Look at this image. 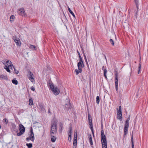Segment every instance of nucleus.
I'll return each mask as SVG.
<instances>
[{
    "instance_id": "obj_1",
    "label": "nucleus",
    "mask_w": 148,
    "mask_h": 148,
    "mask_svg": "<svg viewBox=\"0 0 148 148\" xmlns=\"http://www.w3.org/2000/svg\"><path fill=\"white\" fill-rule=\"evenodd\" d=\"M57 123L55 121L52 122L51 125L50 134H54L57 132Z\"/></svg>"
},
{
    "instance_id": "obj_2",
    "label": "nucleus",
    "mask_w": 148,
    "mask_h": 148,
    "mask_svg": "<svg viewBox=\"0 0 148 148\" xmlns=\"http://www.w3.org/2000/svg\"><path fill=\"white\" fill-rule=\"evenodd\" d=\"M48 85L53 93L55 95H57L59 93V89L57 87H55L53 83H49Z\"/></svg>"
},
{
    "instance_id": "obj_3",
    "label": "nucleus",
    "mask_w": 148,
    "mask_h": 148,
    "mask_svg": "<svg viewBox=\"0 0 148 148\" xmlns=\"http://www.w3.org/2000/svg\"><path fill=\"white\" fill-rule=\"evenodd\" d=\"M19 130L20 132L17 134V136H21L25 131V128L21 124L19 125Z\"/></svg>"
},
{
    "instance_id": "obj_4",
    "label": "nucleus",
    "mask_w": 148,
    "mask_h": 148,
    "mask_svg": "<svg viewBox=\"0 0 148 148\" xmlns=\"http://www.w3.org/2000/svg\"><path fill=\"white\" fill-rule=\"evenodd\" d=\"M77 131L76 132H75L74 137L73 138V148H76L77 145Z\"/></svg>"
},
{
    "instance_id": "obj_5",
    "label": "nucleus",
    "mask_w": 148,
    "mask_h": 148,
    "mask_svg": "<svg viewBox=\"0 0 148 148\" xmlns=\"http://www.w3.org/2000/svg\"><path fill=\"white\" fill-rule=\"evenodd\" d=\"M78 68L79 70V72L80 73H82V69L84 67V64L83 60L80 61L77 63Z\"/></svg>"
},
{
    "instance_id": "obj_6",
    "label": "nucleus",
    "mask_w": 148,
    "mask_h": 148,
    "mask_svg": "<svg viewBox=\"0 0 148 148\" xmlns=\"http://www.w3.org/2000/svg\"><path fill=\"white\" fill-rule=\"evenodd\" d=\"M117 114L118 116V119H119L120 121L122 120V116L121 110H119L118 108H117Z\"/></svg>"
},
{
    "instance_id": "obj_7",
    "label": "nucleus",
    "mask_w": 148,
    "mask_h": 148,
    "mask_svg": "<svg viewBox=\"0 0 148 148\" xmlns=\"http://www.w3.org/2000/svg\"><path fill=\"white\" fill-rule=\"evenodd\" d=\"M25 11L24 10V8H22L20 9H19L18 11V14L21 16H24L25 15Z\"/></svg>"
},
{
    "instance_id": "obj_8",
    "label": "nucleus",
    "mask_w": 148,
    "mask_h": 148,
    "mask_svg": "<svg viewBox=\"0 0 148 148\" xmlns=\"http://www.w3.org/2000/svg\"><path fill=\"white\" fill-rule=\"evenodd\" d=\"M29 138H30V140L33 142L34 140V135L33 132V129L32 128L30 129V134Z\"/></svg>"
},
{
    "instance_id": "obj_9",
    "label": "nucleus",
    "mask_w": 148,
    "mask_h": 148,
    "mask_svg": "<svg viewBox=\"0 0 148 148\" xmlns=\"http://www.w3.org/2000/svg\"><path fill=\"white\" fill-rule=\"evenodd\" d=\"M39 109L42 112H44L45 111L44 106L42 103L39 104Z\"/></svg>"
},
{
    "instance_id": "obj_10",
    "label": "nucleus",
    "mask_w": 148,
    "mask_h": 148,
    "mask_svg": "<svg viewBox=\"0 0 148 148\" xmlns=\"http://www.w3.org/2000/svg\"><path fill=\"white\" fill-rule=\"evenodd\" d=\"M101 140H106V136L104 133V131L102 129L101 131Z\"/></svg>"
},
{
    "instance_id": "obj_11",
    "label": "nucleus",
    "mask_w": 148,
    "mask_h": 148,
    "mask_svg": "<svg viewBox=\"0 0 148 148\" xmlns=\"http://www.w3.org/2000/svg\"><path fill=\"white\" fill-rule=\"evenodd\" d=\"M102 148H107L106 140H101Z\"/></svg>"
},
{
    "instance_id": "obj_12",
    "label": "nucleus",
    "mask_w": 148,
    "mask_h": 148,
    "mask_svg": "<svg viewBox=\"0 0 148 148\" xmlns=\"http://www.w3.org/2000/svg\"><path fill=\"white\" fill-rule=\"evenodd\" d=\"M129 125L125 124V127L124 128V131L125 135H126L128 132V128Z\"/></svg>"
},
{
    "instance_id": "obj_13",
    "label": "nucleus",
    "mask_w": 148,
    "mask_h": 148,
    "mask_svg": "<svg viewBox=\"0 0 148 148\" xmlns=\"http://www.w3.org/2000/svg\"><path fill=\"white\" fill-rule=\"evenodd\" d=\"M88 138H89V141L90 142V144L91 145V146L93 145V142L92 141V138L91 135V134H90L88 136Z\"/></svg>"
},
{
    "instance_id": "obj_14",
    "label": "nucleus",
    "mask_w": 148,
    "mask_h": 148,
    "mask_svg": "<svg viewBox=\"0 0 148 148\" xmlns=\"http://www.w3.org/2000/svg\"><path fill=\"white\" fill-rule=\"evenodd\" d=\"M14 40L17 45H20V43L21 42L19 39L15 38L14 39Z\"/></svg>"
},
{
    "instance_id": "obj_15",
    "label": "nucleus",
    "mask_w": 148,
    "mask_h": 148,
    "mask_svg": "<svg viewBox=\"0 0 148 148\" xmlns=\"http://www.w3.org/2000/svg\"><path fill=\"white\" fill-rule=\"evenodd\" d=\"M7 79V76L6 75H0V79Z\"/></svg>"
},
{
    "instance_id": "obj_16",
    "label": "nucleus",
    "mask_w": 148,
    "mask_h": 148,
    "mask_svg": "<svg viewBox=\"0 0 148 148\" xmlns=\"http://www.w3.org/2000/svg\"><path fill=\"white\" fill-rule=\"evenodd\" d=\"M51 137V141L53 142H54L55 141L56 138L53 135L54 134H50Z\"/></svg>"
},
{
    "instance_id": "obj_17",
    "label": "nucleus",
    "mask_w": 148,
    "mask_h": 148,
    "mask_svg": "<svg viewBox=\"0 0 148 148\" xmlns=\"http://www.w3.org/2000/svg\"><path fill=\"white\" fill-rule=\"evenodd\" d=\"M114 74H115V81H118V72L117 71H114Z\"/></svg>"
},
{
    "instance_id": "obj_18",
    "label": "nucleus",
    "mask_w": 148,
    "mask_h": 148,
    "mask_svg": "<svg viewBox=\"0 0 148 148\" xmlns=\"http://www.w3.org/2000/svg\"><path fill=\"white\" fill-rule=\"evenodd\" d=\"M29 48L33 50H36V47L34 45H30V46L29 47Z\"/></svg>"
},
{
    "instance_id": "obj_19",
    "label": "nucleus",
    "mask_w": 148,
    "mask_h": 148,
    "mask_svg": "<svg viewBox=\"0 0 148 148\" xmlns=\"http://www.w3.org/2000/svg\"><path fill=\"white\" fill-rule=\"evenodd\" d=\"M3 122L4 124L7 125L8 123V121L7 119L5 118L3 120Z\"/></svg>"
},
{
    "instance_id": "obj_20",
    "label": "nucleus",
    "mask_w": 148,
    "mask_h": 148,
    "mask_svg": "<svg viewBox=\"0 0 148 148\" xmlns=\"http://www.w3.org/2000/svg\"><path fill=\"white\" fill-rule=\"evenodd\" d=\"M68 9L69 12L72 15V16L74 17H75V16L73 12L71 10V9L69 7H68Z\"/></svg>"
},
{
    "instance_id": "obj_21",
    "label": "nucleus",
    "mask_w": 148,
    "mask_h": 148,
    "mask_svg": "<svg viewBox=\"0 0 148 148\" xmlns=\"http://www.w3.org/2000/svg\"><path fill=\"white\" fill-rule=\"evenodd\" d=\"M15 18V16L13 15H11L10 17V21L11 22H12L13 21Z\"/></svg>"
},
{
    "instance_id": "obj_22",
    "label": "nucleus",
    "mask_w": 148,
    "mask_h": 148,
    "mask_svg": "<svg viewBox=\"0 0 148 148\" xmlns=\"http://www.w3.org/2000/svg\"><path fill=\"white\" fill-rule=\"evenodd\" d=\"M4 68L5 69H6V70L7 72L9 73H10V71L9 69V68L7 65H5V66H4Z\"/></svg>"
},
{
    "instance_id": "obj_23",
    "label": "nucleus",
    "mask_w": 148,
    "mask_h": 148,
    "mask_svg": "<svg viewBox=\"0 0 148 148\" xmlns=\"http://www.w3.org/2000/svg\"><path fill=\"white\" fill-rule=\"evenodd\" d=\"M70 103L69 102L68 103H66L65 104V107L66 108H67V109L69 108L70 107Z\"/></svg>"
},
{
    "instance_id": "obj_24",
    "label": "nucleus",
    "mask_w": 148,
    "mask_h": 148,
    "mask_svg": "<svg viewBox=\"0 0 148 148\" xmlns=\"http://www.w3.org/2000/svg\"><path fill=\"white\" fill-rule=\"evenodd\" d=\"M130 116H129V117L125 121V124L129 125V121H130Z\"/></svg>"
},
{
    "instance_id": "obj_25",
    "label": "nucleus",
    "mask_w": 148,
    "mask_h": 148,
    "mask_svg": "<svg viewBox=\"0 0 148 148\" xmlns=\"http://www.w3.org/2000/svg\"><path fill=\"white\" fill-rule=\"evenodd\" d=\"M29 105H33V100L32 98L29 99Z\"/></svg>"
},
{
    "instance_id": "obj_26",
    "label": "nucleus",
    "mask_w": 148,
    "mask_h": 148,
    "mask_svg": "<svg viewBox=\"0 0 148 148\" xmlns=\"http://www.w3.org/2000/svg\"><path fill=\"white\" fill-rule=\"evenodd\" d=\"M104 71V75L106 79L107 78V76L106 75V74L107 72V70H106V68H105L103 70Z\"/></svg>"
},
{
    "instance_id": "obj_27",
    "label": "nucleus",
    "mask_w": 148,
    "mask_h": 148,
    "mask_svg": "<svg viewBox=\"0 0 148 148\" xmlns=\"http://www.w3.org/2000/svg\"><path fill=\"white\" fill-rule=\"evenodd\" d=\"M26 145L28 148H32V143H27Z\"/></svg>"
},
{
    "instance_id": "obj_28",
    "label": "nucleus",
    "mask_w": 148,
    "mask_h": 148,
    "mask_svg": "<svg viewBox=\"0 0 148 148\" xmlns=\"http://www.w3.org/2000/svg\"><path fill=\"white\" fill-rule=\"evenodd\" d=\"M6 65H7L8 66H9V65H10L11 64V62L10 61L7 60L6 61Z\"/></svg>"
},
{
    "instance_id": "obj_29",
    "label": "nucleus",
    "mask_w": 148,
    "mask_h": 148,
    "mask_svg": "<svg viewBox=\"0 0 148 148\" xmlns=\"http://www.w3.org/2000/svg\"><path fill=\"white\" fill-rule=\"evenodd\" d=\"M72 132V127H69V131L68 133V135H71Z\"/></svg>"
},
{
    "instance_id": "obj_30",
    "label": "nucleus",
    "mask_w": 148,
    "mask_h": 148,
    "mask_svg": "<svg viewBox=\"0 0 148 148\" xmlns=\"http://www.w3.org/2000/svg\"><path fill=\"white\" fill-rule=\"evenodd\" d=\"M115 88L116 90L117 91L118 90V81H115Z\"/></svg>"
},
{
    "instance_id": "obj_31",
    "label": "nucleus",
    "mask_w": 148,
    "mask_h": 148,
    "mask_svg": "<svg viewBox=\"0 0 148 148\" xmlns=\"http://www.w3.org/2000/svg\"><path fill=\"white\" fill-rule=\"evenodd\" d=\"M12 83L15 85H17L18 84V81L15 79H13L12 80Z\"/></svg>"
},
{
    "instance_id": "obj_32",
    "label": "nucleus",
    "mask_w": 148,
    "mask_h": 148,
    "mask_svg": "<svg viewBox=\"0 0 148 148\" xmlns=\"http://www.w3.org/2000/svg\"><path fill=\"white\" fill-rule=\"evenodd\" d=\"M100 99L99 97V96H97L96 97V102L97 104H99V102Z\"/></svg>"
},
{
    "instance_id": "obj_33",
    "label": "nucleus",
    "mask_w": 148,
    "mask_h": 148,
    "mask_svg": "<svg viewBox=\"0 0 148 148\" xmlns=\"http://www.w3.org/2000/svg\"><path fill=\"white\" fill-rule=\"evenodd\" d=\"M29 79L31 81V82H34V79L32 77L29 76Z\"/></svg>"
},
{
    "instance_id": "obj_34",
    "label": "nucleus",
    "mask_w": 148,
    "mask_h": 148,
    "mask_svg": "<svg viewBox=\"0 0 148 148\" xmlns=\"http://www.w3.org/2000/svg\"><path fill=\"white\" fill-rule=\"evenodd\" d=\"M77 52L79 55V58L80 59V61H82V58L80 55V53L78 51H77Z\"/></svg>"
},
{
    "instance_id": "obj_35",
    "label": "nucleus",
    "mask_w": 148,
    "mask_h": 148,
    "mask_svg": "<svg viewBox=\"0 0 148 148\" xmlns=\"http://www.w3.org/2000/svg\"><path fill=\"white\" fill-rule=\"evenodd\" d=\"M84 59H85V62L86 63V64L87 66H88V61H87V60L86 59V56L85 55V54H84Z\"/></svg>"
},
{
    "instance_id": "obj_36",
    "label": "nucleus",
    "mask_w": 148,
    "mask_h": 148,
    "mask_svg": "<svg viewBox=\"0 0 148 148\" xmlns=\"http://www.w3.org/2000/svg\"><path fill=\"white\" fill-rule=\"evenodd\" d=\"M60 129L61 132H62V128H63V125L62 123H60Z\"/></svg>"
},
{
    "instance_id": "obj_37",
    "label": "nucleus",
    "mask_w": 148,
    "mask_h": 148,
    "mask_svg": "<svg viewBox=\"0 0 148 148\" xmlns=\"http://www.w3.org/2000/svg\"><path fill=\"white\" fill-rule=\"evenodd\" d=\"M110 42L111 44L112 45L114 46V43L113 40L112 39H110Z\"/></svg>"
},
{
    "instance_id": "obj_38",
    "label": "nucleus",
    "mask_w": 148,
    "mask_h": 148,
    "mask_svg": "<svg viewBox=\"0 0 148 148\" xmlns=\"http://www.w3.org/2000/svg\"><path fill=\"white\" fill-rule=\"evenodd\" d=\"M9 65V66H8L9 67V69H12V67H13L14 68V67L13 64H11L10 65Z\"/></svg>"
},
{
    "instance_id": "obj_39",
    "label": "nucleus",
    "mask_w": 148,
    "mask_h": 148,
    "mask_svg": "<svg viewBox=\"0 0 148 148\" xmlns=\"http://www.w3.org/2000/svg\"><path fill=\"white\" fill-rule=\"evenodd\" d=\"M75 71L76 72V74L77 75L79 74V73H80L79 72L80 71L79 70V69H78V70L77 69H76L75 70Z\"/></svg>"
},
{
    "instance_id": "obj_40",
    "label": "nucleus",
    "mask_w": 148,
    "mask_h": 148,
    "mask_svg": "<svg viewBox=\"0 0 148 148\" xmlns=\"http://www.w3.org/2000/svg\"><path fill=\"white\" fill-rule=\"evenodd\" d=\"M138 1H137V0L135 1V3H136V6L137 9H138Z\"/></svg>"
},
{
    "instance_id": "obj_41",
    "label": "nucleus",
    "mask_w": 148,
    "mask_h": 148,
    "mask_svg": "<svg viewBox=\"0 0 148 148\" xmlns=\"http://www.w3.org/2000/svg\"><path fill=\"white\" fill-rule=\"evenodd\" d=\"M29 76L32 77V76L33 75V74L31 72L29 71Z\"/></svg>"
},
{
    "instance_id": "obj_42",
    "label": "nucleus",
    "mask_w": 148,
    "mask_h": 148,
    "mask_svg": "<svg viewBox=\"0 0 148 148\" xmlns=\"http://www.w3.org/2000/svg\"><path fill=\"white\" fill-rule=\"evenodd\" d=\"M90 125V129L91 130H93V126L92 125V124H89Z\"/></svg>"
},
{
    "instance_id": "obj_43",
    "label": "nucleus",
    "mask_w": 148,
    "mask_h": 148,
    "mask_svg": "<svg viewBox=\"0 0 148 148\" xmlns=\"http://www.w3.org/2000/svg\"><path fill=\"white\" fill-rule=\"evenodd\" d=\"M131 140H132V145H134V142H133V136H132L131 137Z\"/></svg>"
},
{
    "instance_id": "obj_44",
    "label": "nucleus",
    "mask_w": 148,
    "mask_h": 148,
    "mask_svg": "<svg viewBox=\"0 0 148 148\" xmlns=\"http://www.w3.org/2000/svg\"><path fill=\"white\" fill-rule=\"evenodd\" d=\"M31 89L33 91H34L35 90L33 86H32L31 87Z\"/></svg>"
},
{
    "instance_id": "obj_45",
    "label": "nucleus",
    "mask_w": 148,
    "mask_h": 148,
    "mask_svg": "<svg viewBox=\"0 0 148 148\" xmlns=\"http://www.w3.org/2000/svg\"><path fill=\"white\" fill-rule=\"evenodd\" d=\"M14 71H15V72L16 73V74H18V71H16L15 68H14Z\"/></svg>"
},
{
    "instance_id": "obj_46",
    "label": "nucleus",
    "mask_w": 148,
    "mask_h": 148,
    "mask_svg": "<svg viewBox=\"0 0 148 148\" xmlns=\"http://www.w3.org/2000/svg\"><path fill=\"white\" fill-rule=\"evenodd\" d=\"M88 120H92L91 117L89 115H88Z\"/></svg>"
},
{
    "instance_id": "obj_47",
    "label": "nucleus",
    "mask_w": 148,
    "mask_h": 148,
    "mask_svg": "<svg viewBox=\"0 0 148 148\" xmlns=\"http://www.w3.org/2000/svg\"><path fill=\"white\" fill-rule=\"evenodd\" d=\"M88 122L89 124H92V120H88Z\"/></svg>"
},
{
    "instance_id": "obj_48",
    "label": "nucleus",
    "mask_w": 148,
    "mask_h": 148,
    "mask_svg": "<svg viewBox=\"0 0 148 148\" xmlns=\"http://www.w3.org/2000/svg\"><path fill=\"white\" fill-rule=\"evenodd\" d=\"M138 69H140L141 70V64H139V66L138 68Z\"/></svg>"
},
{
    "instance_id": "obj_49",
    "label": "nucleus",
    "mask_w": 148,
    "mask_h": 148,
    "mask_svg": "<svg viewBox=\"0 0 148 148\" xmlns=\"http://www.w3.org/2000/svg\"><path fill=\"white\" fill-rule=\"evenodd\" d=\"M20 112H24V110L23 109H21L20 110Z\"/></svg>"
},
{
    "instance_id": "obj_50",
    "label": "nucleus",
    "mask_w": 148,
    "mask_h": 148,
    "mask_svg": "<svg viewBox=\"0 0 148 148\" xmlns=\"http://www.w3.org/2000/svg\"><path fill=\"white\" fill-rule=\"evenodd\" d=\"M26 140L28 141H29V140H30V138H29V137H27V138H26Z\"/></svg>"
},
{
    "instance_id": "obj_51",
    "label": "nucleus",
    "mask_w": 148,
    "mask_h": 148,
    "mask_svg": "<svg viewBox=\"0 0 148 148\" xmlns=\"http://www.w3.org/2000/svg\"><path fill=\"white\" fill-rule=\"evenodd\" d=\"M91 130V131H92V134H93V136H94V130H93H93L92 129Z\"/></svg>"
},
{
    "instance_id": "obj_52",
    "label": "nucleus",
    "mask_w": 148,
    "mask_h": 148,
    "mask_svg": "<svg viewBox=\"0 0 148 148\" xmlns=\"http://www.w3.org/2000/svg\"><path fill=\"white\" fill-rule=\"evenodd\" d=\"M105 69V67H104V66H102V70H104V69Z\"/></svg>"
},
{
    "instance_id": "obj_53",
    "label": "nucleus",
    "mask_w": 148,
    "mask_h": 148,
    "mask_svg": "<svg viewBox=\"0 0 148 148\" xmlns=\"http://www.w3.org/2000/svg\"><path fill=\"white\" fill-rule=\"evenodd\" d=\"M140 69H138V74H139L140 73Z\"/></svg>"
},
{
    "instance_id": "obj_54",
    "label": "nucleus",
    "mask_w": 148,
    "mask_h": 148,
    "mask_svg": "<svg viewBox=\"0 0 148 148\" xmlns=\"http://www.w3.org/2000/svg\"><path fill=\"white\" fill-rule=\"evenodd\" d=\"M119 110H121V106H120L119 107Z\"/></svg>"
},
{
    "instance_id": "obj_55",
    "label": "nucleus",
    "mask_w": 148,
    "mask_h": 148,
    "mask_svg": "<svg viewBox=\"0 0 148 148\" xmlns=\"http://www.w3.org/2000/svg\"><path fill=\"white\" fill-rule=\"evenodd\" d=\"M68 137L70 138H71V135H68Z\"/></svg>"
},
{
    "instance_id": "obj_56",
    "label": "nucleus",
    "mask_w": 148,
    "mask_h": 148,
    "mask_svg": "<svg viewBox=\"0 0 148 148\" xmlns=\"http://www.w3.org/2000/svg\"><path fill=\"white\" fill-rule=\"evenodd\" d=\"M71 138H70V139L69 138V137H68V140L70 141H71Z\"/></svg>"
},
{
    "instance_id": "obj_57",
    "label": "nucleus",
    "mask_w": 148,
    "mask_h": 148,
    "mask_svg": "<svg viewBox=\"0 0 148 148\" xmlns=\"http://www.w3.org/2000/svg\"><path fill=\"white\" fill-rule=\"evenodd\" d=\"M3 64H4L5 65H5H6V63H5V62H3Z\"/></svg>"
},
{
    "instance_id": "obj_58",
    "label": "nucleus",
    "mask_w": 148,
    "mask_h": 148,
    "mask_svg": "<svg viewBox=\"0 0 148 148\" xmlns=\"http://www.w3.org/2000/svg\"><path fill=\"white\" fill-rule=\"evenodd\" d=\"M132 148H134V145H132Z\"/></svg>"
},
{
    "instance_id": "obj_59",
    "label": "nucleus",
    "mask_w": 148,
    "mask_h": 148,
    "mask_svg": "<svg viewBox=\"0 0 148 148\" xmlns=\"http://www.w3.org/2000/svg\"><path fill=\"white\" fill-rule=\"evenodd\" d=\"M104 57H105V59H106V61H107V59H106V56H105V55H104Z\"/></svg>"
},
{
    "instance_id": "obj_60",
    "label": "nucleus",
    "mask_w": 148,
    "mask_h": 148,
    "mask_svg": "<svg viewBox=\"0 0 148 148\" xmlns=\"http://www.w3.org/2000/svg\"><path fill=\"white\" fill-rule=\"evenodd\" d=\"M1 128V125H0V129Z\"/></svg>"
},
{
    "instance_id": "obj_61",
    "label": "nucleus",
    "mask_w": 148,
    "mask_h": 148,
    "mask_svg": "<svg viewBox=\"0 0 148 148\" xmlns=\"http://www.w3.org/2000/svg\"><path fill=\"white\" fill-rule=\"evenodd\" d=\"M125 23V22H124V23H123V25H124V24Z\"/></svg>"
},
{
    "instance_id": "obj_62",
    "label": "nucleus",
    "mask_w": 148,
    "mask_h": 148,
    "mask_svg": "<svg viewBox=\"0 0 148 148\" xmlns=\"http://www.w3.org/2000/svg\"><path fill=\"white\" fill-rule=\"evenodd\" d=\"M52 148H54V147H53Z\"/></svg>"
}]
</instances>
